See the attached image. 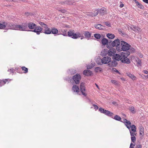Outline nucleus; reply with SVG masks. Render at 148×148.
<instances>
[{
    "label": "nucleus",
    "instance_id": "40",
    "mask_svg": "<svg viewBox=\"0 0 148 148\" xmlns=\"http://www.w3.org/2000/svg\"><path fill=\"white\" fill-rule=\"evenodd\" d=\"M130 111L133 113H134L135 112V111L134 108V107H131L130 108Z\"/></svg>",
    "mask_w": 148,
    "mask_h": 148
},
{
    "label": "nucleus",
    "instance_id": "11",
    "mask_svg": "<svg viewBox=\"0 0 148 148\" xmlns=\"http://www.w3.org/2000/svg\"><path fill=\"white\" fill-rule=\"evenodd\" d=\"M116 52V51L114 48H111L108 50V54L109 56H114Z\"/></svg>",
    "mask_w": 148,
    "mask_h": 148
},
{
    "label": "nucleus",
    "instance_id": "10",
    "mask_svg": "<svg viewBox=\"0 0 148 148\" xmlns=\"http://www.w3.org/2000/svg\"><path fill=\"white\" fill-rule=\"evenodd\" d=\"M121 122L123 123L129 130L130 129L131 123L130 121H128L127 119H125L123 120V121H121Z\"/></svg>",
    "mask_w": 148,
    "mask_h": 148
},
{
    "label": "nucleus",
    "instance_id": "59",
    "mask_svg": "<svg viewBox=\"0 0 148 148\" xmlns=\"http://www.w3.org/2000/svg\"><path fill=\"white\" fill-rule=\"evenodd\" d=\"M143 1L146 3H148V0H143Z\"/></svg>",
    "mask_w": 148,
    "mask_h": 148
},
{
    "label": "nucleus",
    "instance_id": "61",
    "mask_svg": "<svg viewBox=\"0 0 148 148\" xmlns=\"http://www.w3.org/2000/svg\"><path fill=\"white\" fill-rule=\"evenodd\" d=\"M76 73V71L75 70H74V71H72V72H71V73L72 74H75Z\"/></svg>",
    "mask_w": 148,
    "mask_h": 148
},
{
    "label": "nucleus",
    "instance_id": "22",
    "mask_svg": "<svg viewBox=\"0 0 148 148\" xmlns=\"http://www.w3.org/2000/svg\"><path fill=\"white\" fill-rule=\"evenodd\" d=\"M130 28L135 32L139 31L140 29L139 28L136 26L132 25L130 27Z\"/></svg>",
    "mask_w": 148,
    "mask_h": 148
},
{
    "label": "nucleus",
    "instance_id": "19",
    "mask_svg": "<svg viewBox=\"0 0 148 148\" xmlns=\"http://www.w3.org/2000/svg\"><path fill=\"white\" fill-rule=\"evenodd\" d=\"M91 33L88 31H86L84 34L85 38L89 39L91 37Z\"/></svg>",
    "mask_w": 148,
    "mask_h": 148
},
{
    "label": "nucleus",
    "instance_id": "51",
    "mask_svg": "<svg viewBox=\"0 0 148 148\" xmlns=\"http://www.w3.org/2000/svg\"><path fill=\"white\" fill-rule=\"evenodd\" d=\"M105 24L106 25V26L109 27H111V24L110 23H109L107 22H105Z\"/></svg>",
    "mask_w": 148,
    "mask_h": 148
},
{
    "label": "nucleus",
    "instance_id": "50",
    "mask_svg": "<svg viewBox=\"0 0 148 148\" xmlns=\"http://www.w3.org/2000/svg\"><path fill=\"white\" fill-rule=\"evenodd\" d=\"M4 85V82L2 80L0 79V86H1Z\"/></svg>",
    "mask_w": 148,
    "mask_h": 148
},
{
    "label": "nucleus",
    "instance_id": "4",
    "mask_svg": "<svg viewBox=\"0 0 148 148\" xmlns=\"http://www.w3.org/2000/svg\"><path fill=\"white\" fill-rule=\"evenodd\" d=\"M28 29V24L27 23H23L22 24L16 25V30L20 31H26Z\"/></svg>",
    "mask_w": 148,
    "mask_h": 148
},
{
    "label": "nucleus",
    "instance_id": "30",
    "mask_svg": "<svg viewBox=\"0 0 148 148\" xmlns=\"http://www.w3.org/2000/svg\"><path fill=\"white\" fill-rule=\"evenodd\" d=\"M107 112H108L106 115L113 118V116L114 115V114L109 111Z\"/></svg>",
    "mask_w": 148,
    "mask_h": 148
},
{
    "label": "nucleus",
    "instance_id": "17",
    "mask_svg": "<svg viewBox=\"0 0 148 148\" xmlns=\"http://www.w3.org/2000/svg\"><path fill=\"white\" fill-rule=\"evenodd\" d=\"M83 74L84 75L87 76H89L91 75L92 74V73L90 70H85L83 71Z\"/></svg>",
    "mask_w": 148,
    "mask_h": 148
},
{
    "label": "nucleus",
    "instance_id": "27",
    "mask_svg": "<svg viewBox=\"0 0 148 148\" xmlns=\"http://www.w3.org/2000/svg\"><path fill=\"white\" fill-rule=\"evenodd\" d=\"M44 33L46 34H51V30L48 27L45 30Z\"/></svg>",
    "mask_w": 148,
    "mask_h": 148
},
{
    "label": "nucleus",
    "instance_id": "23",
    "mask_svg": "<svg viewBox=\"0 0 148 148\" xmlns=\"http://www.w3.org/2000/svg\"><path fill=\"white\" fill-rule=\"evenodd\" d=\"M58 33V30L56 29L54 27L52 28L51 29V33L53 34H56Z\"/></svg>",
    "mask_w": 148,
    "mask_h": 148
},
{
    "label": "nucleus",
    "instance_id": "64",
    "mask_svg": "<svg viewBox=\"0 0 148 148\" xmlns=\"http://www.w3.org/2000/svg\"><path fill=\"white\" fill-rule=\"evenodd\" d=\"M124 6V4H121L120 5V7H121V8H122Z\"/></svg>",
    "mask_w": 148,
    "mask_h": 148
},
{
    "label": "nucleus",
    "instance_id": "44",
    "mask_svg": "<svg viewBox=\"0 0 148 148\" xmlns=\"http://www.w3.org/2000/svg\"><path fill=\"white\" fill-rule=\"evenodd\" d=\"M14 70H15V71H16L18 73H21V70L20 68H16Z\"/></svg>",
    "mask_w": 148,
    "mask_h": 148
},
{
    "label": "nucleus",
    "instance_id": "3",
    "mask_svg": "<svg viewBox=\"0 0 148 148\" xmlns=\"http://www.w3.org/2000/svg\"><path fill=\"white\" fill-rule=\"evenodd\" d=\"M81 79V76L79 74L77 73L75 75L73 76L72 79L71 77H68L65 79L69 82H72L73 80L76 84H78L79 83Z\"/></svg>",
    "mask_w": 148,
    "mask_h": 148
},
{
    "label": "nucleus",
    "instance_id": "39",
    "mask_svg": "<svg viewBox=\"0 0 148 148\" xmlns=\"http://www.w3.org/2000/svg\"><path fill=\"white\" fill-rule=\"evenodd\" d=\"M8 71H9L10 73H12V74H14L15 71V70L13 68H11L10 69H8Z\"/></svg>",
    "mask_w": 148,
    "mask_h": 148
},
{
    "label": "nucleus",
    "instance_id": "37",
    "mask_svg": "<svg viewBox=\"0 0 148 148\" xmlns=\"http://www.w3.org/2000/svg\"><path fill=\"white\" fill-rule=\"evenodd\" d=\"M118 32L119 34H122V36H125L126 34L124 32H122L121 29H119L118 30Z\"/></svg>",
    "mask_w": 148,
    "mask_h": 148
},
{
    "label": "nucleus",
    "instance_id": "41",
    "mask_svg": "<svg viewBox=\"0 0 148 148\" xmlns=\"http://www.w3.org/2000/svg\"><path fill=\"white\" fill-rule=\"evenodd\" d=\"M61 32L62 33L60 34L62 35H63L64 36H67V34L66 33V31L65 30H64V31H61Z\"/></svg>",
    "mask_w": 148,
    "mask_h": 148
},
{
    "label": "nucleus",
    "instance_id": "12",
    "mask_svg": "<svg viewBox=\"0 0 148 148\" xmlns=\"http://www.w3.org/2000/svg\"><path fill=\"white\" fill-rule=\"evenodd\" d=\"M7 22L5 21H0V29H5L6 28Z\"/></svg>",
    "mask_w": 148,
    "mask_h": 148
},
{
    "label": "nucleus",
    "instance_id": "48",
    "mask_svg": "<svg viewBox=\"0 0 148 148\" xmlns=\"http://www.w3.org/2000/svg\"><path fill=\"white\" fill-rule=\"evenodd\" d=\"M111 82L112 83L116 85H117L118 84L117 81L115 80H111Z\"/></svg>",
    "mask_w": 148,
    "mask_h": 148
},
{
    "label": "nucleus",
    "instance_id": "24",
    "mask_svg": "<svg viewBox=\"0 0 148 148\" xmlns=\"http://www.w3.org/2000/svg\"><path fill=\"white\" fill-rule=\"evenodd\" d=\"M127 76H128L131 79L133 80H135L136 79V77L134 75L131 74L130 73H126Z\"/></svg>",
    "mask_w": 148,
    "mask_h": 148
},
{
    "label": "nucleus",
    "instance_id": "16",
    "mask_svg": "<svg viewBox=\"0 0 148 148\" xmlns=\"http://www.w3.org/2000/svg\"><path fill=\"white\" fill-rule=\"evenodd\" d=\"M118 64V63L116 60H113L111 61L108 64L109 66L115 67Z\"/></svg>",
    "mask_w": 148,
    "mask_h": 148
},
{
    "label": "nucleus",
    "instance_id": "21",
    "mask_svg": "<svg viewBox=\"0 0 148 148\" xmlns=\"http://www.w3.org/2000/svg\"><path fill=\"white\" fill-rule=\"evenodd\" d=\"M121 55H119L118 54H115L113 56V57L114 59V60L116 61H119L120 60H121Z\"/></svg>",
    "mask_w": 148,
    "mask_h": 148
},
{
    "label": "nucleus",
    "instance_id": "31",
    "mask_svg": "<svg viewBox=\"0 0 148 148\" xmlns=\"http://www.w3.org/2000/svg\"><path fill=\"white\" fill-rule=\"evenodd\" d=\"M95 71L96 72H98L99 71L101 72L102 71V69L100 67H96L95 68Z\"/></svg>",
    "mask_w": 148,
    "mask_h": 148
},
{
    "label": "nucleus",
    "instance_id": "18",
    "mask_svg": "<svg viewBox=\"0 0 148 148\" xmlns=\"http://www.w3.org/2000/svg\"><path fill=\"white\" fill-rule=\"evenodd\" d=\"M94 26L96 29L101 30H103L105 27L104 26L99 24L95 25Z\"/></svg>",
    "mask_w": 148,
    "mask_h": 148
},
{
    "label": "nucleus",
    "instance_id": "62",
    "mask_svg": "<svg viewBox=\"0 0 148 148\" xmlns=\"http://www.w3.org/2000/svg\"><path fill=\"white\" fill-rule=\"evenodd\" d=\"M134 1H135V3H136L137 5L138 3H139V2H138L137 1H136V0H134Z\"/></svg>",
    "mask_w": 148,
    "mask_h": 148
},
{
    "label": "nucleus",
    "instance_id": "2",
    "mask_svg": "<svg viewBox=\"0 0 148 148\" xmlns=\"http://www.w3.org/2000/svg\"><path fill=\"white\" fill-rule=\"evenodd\" d=\"M122 50L124 51L121 53V62L124 63L129 64L130 63V59L127 58L129 56L130 52L127 50L130 49L129 47H121Z\"/></svg>",
    "mask_w": 148,
    "mask_h": 148
},
{
    "label": "nucleus",
    "instance_id": "7",
    "mask_svg": "<svg viewBox=\"0 0 148 148\" xmlns=\"http://www.w3.org/2000/svg\"><path fill=\"white\" fill-rule=\"evenodd\" d=\"M42 28L40 26H37L36 25V27L34 28V29L32 30V31L36 33L37 34L39 35L40 33L42 32Z\"/></svg>",
    "mask_w": 148,
    "mask_h": 148
},
{
    "label": "nucleus",
    "instance_id": "49",
    "mask_svg": "<svg viewBox=\"0 0 148 148\" xmlns=\"http://www.w3.org/2000/svg\"><path fill=\"white\" fill-rule=\"evenodd\" d=\"M93 106L94 107V108L96 110L98 109L99 107L97 105L95 104H93Z\"/></svg>",
    "mask_w": 148,
    "mask_h": 148
},
{
    "label": "nucleus",
    "instance_id": "28",
    "mask_svg": "<svg viewBox=\"0 0 148 148\" xmlns=\"http://www.w3.org/2000/svg\"><path fill=\"white\" fill-rule=\"evenodd\" d=\"M108 49H104L103 51L101 52V55L103 56H105L108 54Z\"/></svg>",
    "mask_w": 148,
    "mask_h": 148
},
{
    "label": "nucleus",
    "instance_id": "13",
    "mask_svg": "<svg viewBox=\"0 0 148 148\" xmlns=\"http://www.w3.org/2000/svg\"><path fill=\"white\" fill-rule=\"evenodd\" d=\"M106 9L103 8L101 9H98L97 10V12L99 13L101 15H103L104 14L106 13Z\"/></svg>",
    "mask_w": 148,
    "mask_h": 148
},
{
    "label": "nucleus",
    "instance_id": "52",
    "mask_svg": "<svg viewBox=\"0 0 148 148\" xmlns=\"http://www.w3.org/2000/svg\"><path fill=\"white\" fill-rule=\"evenodd\" d=\"M9 79H3L2 80L4 82V85L5 84H6L7 82L8 81Z\"/></svg>",
    "mask_w": 148,
    "mask_h": 148
},
{
    "label": "nucleus",
    "instance_id": "43",
    "mask_svg": "<svg viewBox=\"0 0 148 148\" xmlns=\"http://www.w3.org/2000/svg\"><path fill=\"white\" fill-rule=\"evenodd\" d=\"M137 5L138 6V8L140 9H143L144 8V7L140 3H138Z\"/></svg>",
    "mask_w": 148,
    "mask_h": 148
},
{
    "label": "nucleus",
    "instance_id": "38",
    "mask_svg": "<svg viewBox=\"0 0 148 148\" xmlns=\"http://www.w3.org/2000/svg\"><path fill=\"white\" fill-rule=\"evenodd\" d=\"M136 61L137 62V64L140 66H141V61L140 60L139 58H138L136 60Z\"/></svg>",
    "mask_w": 148,
    "mask_h": 148
},
{
    "label": "nucleus",
    "instance_id": "20",
    "mask_svg": "<svg viewBox=\"0 0 148 148\" xmlns=\"http://www.w3.org/2000/svg\"><path fill=\"white\" fill-rule=\"evenodd\" d=\"M140 134L143 136L144 135V127L142 126H140L139 127Z\"/></svg>",
    "mask_w": 148,
    "mask_h": 148
},
{
    "label": "nucleus",
    "instance_id": "58",
    "mask_svg": "<svg viewBox=\"0 0 148 148\" xmlns=\"http://www.w3.org/2000/svg\"><path fill=\"white\" fill-rule=\"evenodd\" d=\"M142 148V145H139L136 147V148Z\"/></svg>",
    "mask_w": 148,
    "mask_h": 148
},
{
    "label": "nucleus",
    "instance_id": "35",
    "mask_svg": "<svg viewBox=\"0 0 148 148\" xmlns=\"http://www.w3.org/2000/svg\"><path fill=\"white\" fill-rule=\"evenodd\" d=\"M130 132V135L132 136H136V132H131V130H129Z\"/></svg>",
    "mask_w": 148,
    "mask_h": 148
},
{
    "label": "nucleus",
    "instance_id": "57",
    "mask_svg": "<svg viewBox=\"0 0 148 148\" xmlns=\"http://www.w3.org/2000/svg\"><path fill=\"white\" fill-rule=\"evenodd\" d=\"M144 73L145 74H147L148 73V71L146 70H144L143 71Z\"/></svg>",
    "mask_w": 148,
    "mask_h": 148
},
{
    "label": "nucleus",
    "instance_id": "46",
    "mask_svg": "<svg viewBox=\"0 0 148 148\" xmlns=\"http://www.w3.org/2000/svg\"><path fill=\"white\" fill-rule=\"evenodd\" d=\"M131 141L132 142L134 143L135 142L136 138L135 136H132L131 137Z\"/></svg>",
    "mask_w": 148,
    "mask_h": 148
},
{
    "label": "nucleus",
    "instance_id": "53",
    "mask_svg": "<svg viewBox=\"0 0 148 148\" xmlns=\"http://www.w3.org/2000/svg\"><path fill=\"white\" fill-rule=\"evenodd\" d=\"M39 23L42 27L44 25H45V24L41 22H39Z\"/></svg>",
    "mask_w": 148,
    "mask_h": 148
},
{
    "label": "nucleus",
    "instance_id": "15",
    "mask_svg": "<svg viewBox=\"0 0 148 148\" xmlns=\"http://www.w3.org/2000/svg\"><path fill=\"white\" fill-rule=\"evenodd\" d=\"M72 90L73 92L78 93L79 91V88L78 86L74 85L73 86L72 88Z\"/></svg>",
    "mask_w": 148,
    "mask_h": 148
},
{
    "label": "nucleus",
    "instance_id": "47",
    "mask_svg": "<svg viewBox=\"0 0 148 148\" xmlns=\"http://www.w3.org/2000/svg\"><path fill=\"white\" fill-rule=\"evenodd\" d=\"M130 47H129V48H130V49H130V51L132 52H135V49L132 47L131 48H130Z\"/></svg>",
    "mask_w": 148,
    "mask_h": 148
},
{
    "label": "nucleus",
    "instance_id": "32",
    "mask_svg": "<svg viewBox=\"0 0 148 148\" xmlns=\"http://www.w3.org/2000/svg\"><path fill=\"white\" fill-rule=\"evenodd\" d=\"M106 110H105L104 109H103L102 108H100L99 109V111L102 113L104 114L105 112L106 111Z\"/></svg>",
    "mask_w": 148,
    "mask_h": 148
},
{
    "label": "nucleus",
    "instance_id": "34",
    "mask_svg": "<svg viewBox=\"0 0 148 148\" xmlns=\"http://www.w3.org/2000/svg\"><path fill=\"white\" fill-rule=\"evenodd\" d=\"M94 36L95 38L97 39H99L101 37L100 34H94Z\"/></svg>",
    "mask_w": 148,
    "mask_h": 148
},
{
    "label": "nucleus",
    "instance_id": "36",
    "mask_svg": "<svg viewBox=\"0 0 148 148\" xmlns=\"http://www.w3.org/2000/svg\"><path fill=\"white\" fill-rule=\"evenodd\" d=\"M98 14V12H96L95 13H90L89 14H88L89 16H96Z\"/></svg>",
    "mask_w": 148,
    "mask_h": 148
},
{
    "label": "nucleus",
    "instance_id": "5",
    "mask_svg": "<svg viewBox=\"0 0 148 148\" xmlns=\"http://www.w3.org/2000/svg\"><path fill=\"white\" fill-rule=\"evenodd\" d=\"M74 33V30H70L68 32V35L69 36L73 39H77L81 37L80 34H76Z\"/></svg>",
    "mask_w": 148,
    "mask_h": 148
},
{
    "label": "nucleus",
    "instance_id": "63",
    "mask_svg": "<svg viewBox=\"0 0 148 148\" xmlns=\"http://www.w3.org/2000/svg\"><path fill=\"white\" fill-rule=\"evenodd\" d=\"M112 103L113 104L116 105V102L115 101H113L112 102Z\"/></svg>",
    "mask_w": 148,
    "mask_h": 148
},
{
    "label": "nucleus",
    "instance_id": "60",
    "mask_svg": "<svg viewBox=\"0 0 148 148\" xmlns=\"http://www.w3.org/2000/svg\"><path fill=\"white\" fill-rule=\"evenodd\" d=\"M42 27H44L45 28V29L48 27H47V26L46 24H45V25H44Z\"/></svg>",
    "mask_w": 148,
    "mask_h": 148
},
{
    "label": "nucleus",
    "instance_id": "54",
    "mask_svg": "<svg viewBox=\"0 0 148 148\" xmlns=\"http://www.w3.org/2000/svg\"><path fill=\"white\" fill-rule=\"evenodd\" d=\"M59 11H60L62 13H65L66 12V10H59Z\"/></svg>",
    "mask_w": 148,
    "mask_h": 148
},
{
    "label": "nucleus",
    "instance_id": "42",
    "mask_svg": "<svg viewBox=\"0 0 148 148\" xmlns=\"http://www.w3.org/2000/svg\"><path fill=\"white\" fill-rule=\"evenodd\" d=\"M101 59H99L97 60L96 61L97 63L99 65H102L103 63H102V62H101Z\"/></svg>",
    "mask_w": 148,
    "mask_h": 148
},
{
    "label": "nucleus",
    "instance_id": "6",
    "mask_svg": "<svg viewBox=\"0 0 148 148\" xmlns=\"http://www.w3.org/2000/svg\"><path fill=\"white\" fill-rule=\"evenodd\" d=\"M16 25L12 23H7L6 29L16 30Z\"/></svg>",
    "mask_w": 148,
    "mask_h": 148
},
{
    "label": "nucleus",
    "instance_id": "1",
    "mask_svg": "<svg viewBox=\"0 0 148 148\" xmlns=\"http://www.w3.org/2000/svg\"><path fill=\"white\" fill-rule=\"evenodd\" d=\"M101 42L102 45L104 46L106 45L109 46L111 45L112 46H119L121 43V46H131L128 43L124 41H121L120 42V40L119 39H116L112 42L110 40L109 41L106 38H103L101 40Z\"/></svg>",
    "mask_w": 148,
    "mask_h": 148
},
{
    "label": "nucleus",
    "instance_id": "33",
    "mask_svg": "<svg viewBox=\"0 0 148 148\" xmlns=\"http://www.w3.org/2000/svg\"><path fill=\"white\" fill-rule=\"evenodd\" d=\"M22 70L24 71V73H26L28 72V69L25 66H23L21 67Z\"/></svg>",
    "mask_w": 148,
    "mask_h": 148
},
{
    "label": "nucleus",
    "instance_id": "8",
    "mask_svg": "<svg viewBox=\"0 0 148 148\" xmlns=\"http://www.w3.org/2000/svg\"><path fill=\"white\" fill-rule=\"evenodd\" d=\"M111 60V58L109 57H103L101 60V62L103 64H106L110 62Z\"/></svg>",
    "mask_w": 148,
    "mask_h": 148
},
{
    "label": "nucleus",
    "instance_id": "26",
    "mask_svg": "<svg viewBox=\"0 0 148 148\" xmlns=\"http://www.w3.org/2000/svg\"><path fill=\"white\" fill-rule=\"evenodd\" d=\"M136 126L134 125H131L130 130L131 132H136Z\"/></svg>",
    "mask_w": 148,
    "mask_h": 148
},
{
    "label": "nucleus",
    "instance_id": "55",
    "mask_svg": "<svg viewBox=\"0 0 148 148\" xmlns=\"http://www.w3.org/2000/svg\"><path fill=\"white\" fill-rule=\"evenodd\" d=\"M135 145H134L133 143H131L130 146V148H134Z\"/></svg>",
    "mask_w": 148,
    "mask_h": 148
},
{
    "label": "nucleus",
    "instance_id": "29",
    "mask_svg": "<svg viewBox=\"0 0 148 148\" xmlns=\"http://www.w3.org/2000/svg\"><path fill=\"white\" fill-rule=\"evenodd\" d=\"M113 119H115L116 120L119 121H122L121 120V117L119 116L116 115L115 116Z\"/></svg>",
    "mask_w": 148,
    "mask_h": 148
},
{
    "label": "nucleus",
    "instance_id": "25",
    "mask_svg": "<svg viewBox=\"0 0 148 148\" xmlns=\"http://www.w3.org/2000/svg\"><path fill=\"white\" fill-rule=\"evenodd\" d=\"M106 36L109 38L112 39L115 38V35L112 34L108 33L107 34Z\"/></svg>",
    "mask_w": 148,
    "mask_h": 148
},
{
    "label": "nucleus",
    "instance_id": "56",
    "mask_svg": "<svg viewBox=\"0 0 148 148\" xmlns=\"http://www.w3.org/2000/svg\"><path fill=\"white\" fill-rule=\"evenodd\" d=\"M112 71H113L117 72L118 73H120L119 72V71L116 70L115 68H114L112 69Z\"/></svg>",
    "mask_w": 148,
    "mask_h": 148
},
{
    "label": "nucleus",
    "instance_id": "9",
    "mask_svg": "<svg viewBox=\"0 0 148 148\" xmlns=\"http://www.w3.org/2000/svg\"><path fill=\"white\" fill-rule=\"evenodd\" d=\"M80 90L82 94L85 96L87 95L84 92L86 90L85 87L84 86V83H81L80 86Z\"/></svg>",
    "mask_w": 148,
    "mask_h": 148
},
{
    "label": "nucleus",
    "instance_id": "45",
    "mask_svg": "<svg viewBox=\"0 0 148 148\" xmlns=\"http://www.w3.org/2000/svg\"><path fill=\"white\" fill-rule=\"evenodd\" d=\"M94 66V65L92 64L88 65L87 66V68L88 69H92Z\"/></svg>",
    "mask_w": 148,
    "mask_h": 148
},
{
    "label": "nucleus",
    "instance_id": "14",
    "mask_svg": "<svg viewBox=\"0 0 148 148\" xmlns=\"http://www.w3.org/2000/svg\"><path fill=\"white\" fill-rule=\"evenodd\" d=\"M28 27L30 29H34L36 27V25L34 23L32 22L28 23Z\"/></svg>",
    "mask_w": 148,
    "mask_h": 148
}]
</instances>
